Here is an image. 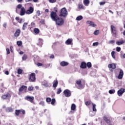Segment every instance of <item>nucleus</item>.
<instances>
[{
  "label": "nucleus",
  "instance_id": "40",
  "mask_svg": "<svg viewBox=\"0 0 125 125\" xmlns=\"http://www.w3.org/2000/svg\"><path fill=\"white\" fill-rule=\"evenodd\" d=\"M22 73H23V70L20 68L18 69V74L19 75H21V74H22Z\"/></svg>",
  "mask_w": 125,
  "mask_h": 125
},
{
  "label": "nucleus",
  "instance_id": "12",
  "mask_svg": "<svg viewBox=\"0 0 125 125\" xmlns=\"http://www.w3.org/2000/svg\"><path fill=\"white\" fill-rule=\"evenodd\" d=\"M53 86L52 87H53L54 90L56 89V87H57V85H58V81H57V79L55 80L53 82Z\"/></svg>",
  "mask_w": 125,
  "mask_h": 125
},
{
  "label": "nucleus",
  "instance_id": "38",
  "mask_svg": "<svg viewBox=\"0 0 125 125\" xmlns=\"http://www.w3.org/2000/svg\"><path fill=\"white\" fill-rule=\"evenodd\" d=\"M111 56L113 59H116V56L115 55V51H113L111 52Z\"/></svg>",
  "mask_w": 125,
  "mask_h": 125
},
{
  "label": "nucleus",
  "instance_id": "30",
  "mask_svg": "<svg viewBox=\"0 0 125 125\" xmlns=\"http://www.w3.org/2000/svg\"><path fill=\"white\" fill-rule=\"evenodd\" d=\"M78 8L79 9H84V7L83 4H78Z\"/></svg>",
  "mask_w": 125,
  "mask_h": 125
},
{
  "label": "nucleus",
  "instance_id": "25",
  "mask_svg": "<svg viewBox=\"0 0 125 125\" xmlns=\"http://www.w3.org/2000/svg\"><path fill=\"white\" fill-rule=\"evenodd\" d=\"M125 41L123 40L122 41H117L116 42V44H117V45H121L122 44H123V43H125Z\"/></svg>",
  "mask_w": 125,
  "mask_h": 125
},
{
  "label": "nucleus",
  "instance_id": "62",
  "mask_svg": "<svg viewBox=\"0 0 125 125\" xmlns=\"http://www.w3.org/2000/svg\"><path fill=\"white\" fill-rule=\"evenodd\" d=\"M40 23H41V24H43L44 23V20H42L40 21Z\"/></svg>",
  "mask_w": 125,
  "mask_h": 125
},
{
  "label": "nucleus",
  "instance_id": "23",
  "mask_svg": "<svg viewBox=\"0 0 125 125\" xmlns=\"http://www.w3.org/2000/svg\"><path fill=\"white\" fill-rule=\"evenodd\" d=\"M83 2L85 6H88L90 1L89 0H84Z\"/></svg>",
  "mask_w": 125,
  "mask_h": 125
},
{
  "label": "nucleus",
  "instance_id": "5",
  "mask_svg": "<svg viewBox=\"0 0 125 125\" xmlns=\"http://www.w3.org/2000/svg\"><path fill=\"white\" fill-rule=\"evenodd\" d=\"M29 81L31 83H33L36 81V73H32L30 74Z\"/></svg>",
  "mask_w": 125,
  "mask_h": 125
},
{
  "label": "nucleus",
  "instance_id": "45",
  "mask_svg": "<svg viewBox=\"0 0 125 125\" xmlns=\"http://www.w3.org/2000/svg\"><path fill=\"white\" fill-rule=\"evenodd\" d=\"M51 104L52 105H54L55 102H56L55 99H52L51 100Z\"/></svg>",
  "mask_w": 125,
  "mask_h": 125
},
{
  "label": "nucleus",
  "instance_id": "3",
  "mask_svg": "<svg viewBox=\"0 0 125 125\" xmlns=\"http://www.w3.org/2000/svg\"><path fill=\"white\" fill-rule=\"evenodd\" d=\"M111 31L112 36L116 37L117 34H118V30H117V28L115 26L111 25Z\"/></svg>",
  "mask_w": 125,
  "mask_h": 125
},
{
  "label": "nucleus",
  "instance_id": "59",
  "mask_svg": "<svg viewBox=\"0 0 125 125\" xmlns=\"http://www.w3.org/2000/svg\"><path fill=\"white\" fill-rule=\"evenodd\" d=\"M37 14H38V16H41V11H40V10L37 11Z\"/></svg>",
  "mask_w": 125,
  "mask_h": 125
},
{
  "label": "nucleus",
  "instance_id": "51",
  "mask_svg": "<svg viewBox=\"0 0 125 125\" xmlns=\"http://www.w3.org/2000/svg\"><path fill=\"white\" fill-rule=\"evenodd\" d=\"M109 43H110L111 44L115 43V40H110L109 41Z\"/></svg>",
  "mask_w": 125,
  "mask_h": 125
},
{
  "label": "nucleus",
  "instance_id": "46",
  "mask_svg": "<svg viewBox=\"0 0 125 125\" xmlns=\"http://www.w3.org/2000/svg\"><path fill=\"white\" fill-rule=\"evenodd\" d=\"M99 34V30H95L94 32V35L95 36H97V35Z\"/></svg>",
  "mask_w": 125,
  "mask_h": 125
},
{
  "label": "nucleus",
  "instance_id": "20",
  "mask_svg": "<svg viewBox=\"0 0 125 125\" xmlns=\"http://www.w3.org/2000/svg\"><path fill=\"white\" fill-rule=\"evenodd\" d=\"M60 65L61 66H62V67H65V66H68V65H69V63L63 61L60 63Z\"/></svg>",
  "mask_w": 125,
  "mask_h": 125
},
{
  "label": "nucleus",
  "instance_id": "48",
  "mask_svg": "<svg viewBox=\"0 0 125 125\" xmlns=\"http://www.w3.org/2000/svg\"><path fill=\"white\" fill-rule=\"evenodd\" d=\"M17 8H18L19 9H20V8H21H21H22V7H22V4H18V5H17Z\"/></svg>",
  "mask_w": 125,
  "mask_h": 125
},
{
  "label": "nucleus",
  "instance_id": "49",
  "mask_svg": "<svg viewBox=\"0 0 125 125\" xmlns=\"http://www.w3.org/2000/svg\"><path fill=\"white\" fill-rule=\"evenodd\" d=\"M39 105H42V106H44V102L43 101H41L39 103Z\"/></svg>",
  "mask_w": 125,
  "mask_h": 125
},
{
  "label": "nucleus",
  "instance_id": "28",
  "mask_svg": "<svg viewBox=\"0 0 125 125\" xmlns=\"http://www.w3.org/2000/svg\"><path fill=\"white\" fill-rule=\"evenodd\" d=\"M92 110L93 112H97V109H96V104H95L92 103Z\"/></svg>",
  "mask_w": 125,
  "mask_h": 125
},
{
  "label": "nucleus",
  "instance_id": "1",
  "mask_svg": "<svg viewBox=\"0 0 125 125\" xmlns=\"http://www.w3.org/2000/svg\"><path fill=\"white\" fill-rule=\"evenodd\" d=\"M68 15V11L66 8L64 7L61 9L60 16L61 17H66Z\"/></svg>",
  "mask_w": 125,
  "mask_h": 125
},
{
  "label": "nucleus",
  "instance_id": "15",
  "mask_svg": "<svg viewBox=\"0 0 125 125\" xmlns=\"http://www.w3.org/2000/svg\"><path fill=\"white\" fill-rule=\"evenodd\" d=\"M86 23L89 24L90 27H96V26H97L93 21H87Z\"/></svg>",
  "mask_w": 125,
  "mask_h": 125
},
{
  "label": "nucleus",
  "instance_id": "50",
  "mask_svg": "<svg viewBox=\"0 0 125 125\" xmlns=\"http://www.w3.org/2000/svg\"><path fill=\"white\" fill-rule=\"evenodd\" d=\"M121 47H116V51H117L118 52H120V51H121Z\"/></svg>",
  "mask_w": 125,
  "mask_h": 125
},
{
  "label": "nucleus",
  "instance_id": "16",
  "mask_svg": "<svg viewBox=\"0 0 125 125\" xmlns=\"http://www.w3.org/2000/svg\"><path fill=\"white\" fill-rule=\"evenodd\" d=\"M20 34H21V30H20V29H17L14 34V36L16 37H19Z\"/></svg>",
  "mask_w": 125,
  "mask_h": 125
},
{
  "label": "nucleus",
  "instance_id": "60",
  "mask_svg": "<svg viewBox=\"0 0 125 125\" xmlns=\"http://www.w3.org/2000/svg\"><path fill=\"white\" fill-rule=\"evenodd\" d=\"M4 74L5 75H9V72H8V71L7 70L5 71Z\"/></svg>",
  "mask_w": 125,
  "mask_h": 125
},
{
  "label": "nucleus",
  "instance_id": "19",
  "mask_svg": "<svg viewBox=\"0 0 125 125\" xmlns=\"http://www.w3.org/2000/svg\"><path fill=\"white\" fill-rule=\"evenodd\" d=\"M14 109L11 107H8L6 108V112L7 113H12Z\"/></svg>",
  "mask_w": 125,
  "mask_h": 125
},
{
  "label": "nucleus",
  "instance_id": "31",
  "mask_svg": "<svg viewBox=\"0 0 125 125\" xmlns=\"http://www.w3.org/2000/svg\"><path fill=\"white\" fill-rule=\"evenodd\" d=\"M83 18V16H79L76 18V20L77 21H81V20H82Z\"/></svg>",
  "mask_w": 125,
  "mask_h": 125
},
{
  "label": "nucleus",
  "instance_id": "4",
  "mask_svg": "<svg viewBox=\"0 0 125 125\" xmlns=\"http://www.w3.org/2000/svg\"><path fill=\"white\" fill-rule=\"evenodd\" d=\"M50 17L53 21H54L56 19H57L59 17L57 15V13L54 11H52L50 13Z\"/></svg>",
  "mask_w": 125,
  "mask_h": 125
},
{
  "label": "nucleus",
  "instance_id": "35",
  "mask_svg": "<svg viewBox=\"0 0 125 125\" xmlns=\"http://www.w3.org/2000/svg\"><path fill=\"white\" fill-rule=\"evenodd\" d=\"M110 94H114L116 92V90L115 89H111L108 91Z\"/></svg>",
  "mask_w": 125,
  "mask_h": 125
},
{
  "label": "nucleus",
  "instance_id": "10",
  "mask_svg": "<svg viewBox=\"0 0 125 125\" xmlns=\"http://www.w3.org/2000/svg\"><path fill=\"white\" fill-rule=\"evenodd\" d=\"M125 92V89L124 88H121L119 89L117 92V94L118 96H122L124 93Z\"/></svg>",
  "mask_w": 125,
  "mask_h": 125
},
{
  "label": "nucleus",
  "instance_id": "14",
  "mask_svg": "<svg viewBox=\"0 0 125 125\" xmlns=\"http://www.w3.org/2000/svg\"><path fill=\"white\" fill-rule=\"evenodd\" d=\"M123 77H124V71L122 69H120V72L118 78L119 80H121V79H123Z\"/></svg>",
  "mask_w": 125,
  "mask_h": 125
},
{
  "label": "nucleus",
  "instance_id": "9",
  "mask_svg": "<svg viewBox=\"0 0 125 125\" xmlns=\"http://www.w3.org/2000/svg\"><path fill=\"white\" fill-rule=\"evenodd\" d=\"M11 97V95L9 93H7L5 95H3L1 96V99L4 100L5 99H9Z\"/></svg>",
  "mask_w": 125,
  "mask_h": 125
},
{
  "label": "nucleus",
  "instance_id": "11",
  "mask_svg": "<svg viewBox=\"0 0 125 125\" xmlns=\"http://www.w3.org/2000/svg\"><path fill=\"white\" fill-rule=\"evenodd\" d=\"M25 14H26V9H25V8L24 7H21V9L20 15H21V16H24Z\"/></svg>",
  "mask_w": 125,
  "mask_h": 125
},
{
  "label": "nucleus",
  "instance_id": "34",
  "mask_svg": "<svg viewBox=\"0 0 125 125\" xmlns=\"http://www.w3.org/2000/svg\"><path fill=\"white\" fill-rule=\"evenodd\" d=\"M34 32L35 34H40V29L39 28H36L34 29Z\"/></svg>",
  "mask_w": 125,
  "mask_h": 125
},
{
  "label": "nucleus",
  "instance_id": "63",
  "mask_svg": "<svg viewBox=\"0 0 125 125\" xmlns=\"http://www.w3.org/2000/svg\"><path fill=\"white\" fill-rule=\"evenodd\" d=\"M37 65L38 66H42V63L38 62V63H37Z\"/></svg>",
  "mask_w": 125,
  "mask_h": 125
},
{
  "label": "nucleus",
  "instance_id": "47",
  "mask_svg": "<svg viewBox=\"0 0 125 125\" xmlns=\"http://www.w3.org/2000/svg\"><path fill=\"white\" fill-rule=\"evenodd\" d=\"M99 44V42H95L93 43V46H97Z\"/></svg>",
  "mask_w": 125,
  "mask_h": 125
},
{
  "label": "nucleus",
  "instance_id": "54",
  "mask_svg": "<svg viewBox=\"0 0 125 125\" xmlns=\"http://www.w3.org/2000/svg\"><path fill=\"white\" fill-rule=\"evenodd\" d=\"M0 87L1 88V92H3V91L2 90V87H3V83H1Z\"/></svg>",
  "mask_w": 125,
  "mask_h": 125
},
{
  "label": "nucleus",
  "instance_id": "53",
  "mask_svg": "<svg viewBox=\"0 0 125 125\" xmlns=\"http://www.w3.org/2000/svg\"><path fill=\"white\" fill-rule=\"evenodd\" d=\"M31 27H32V28H34L36 26V23H35L34 22H31Z\"/></svg>",
  "mask_w": 125,
  "mask_h": 125
},
{
  "label": "nucleus",
  "instance_id": "6",
  "mask_svg": "<svg viewBox=\"0 0 125 125\" xmlns=\"http://www.w3.org/2000/svg\"><path fill=\"white\" fill-rule=\"evenodd\" d=\"M24 99L27 100V101H29L31 103H34L35 98L33 96H27L24 98Z\"/></svg>",
  "mask_w": 125,
  "mask_h": 125
},
{
  "label": "nucleus",
  "instance_id": "41",
  "mask_svg": "<svg viewBox=\"0 0 125 125\" xmlns=\"http://www.w3.org/2000/svg\"><path fill=\"white\" fill-rule=\"evenodd\" d=\"M62 92V90L61 89V88H59L57 90V94H60V93Z\"/></svg>",
  "mask_w": 125,
  "mask_h": 125
},
{
  "label": "nucleus",
  "instance_id": "24",
  "mask_svg": "<svg viewBox=\"0 0 125 125\" xmlns=\"http://www.w3.org/2000/svg\"><path fill=\"white\" fill-rule=\"evenodd\" d=\"M28 26V23L27 22H24L22 26V30L23 31H25V30H26V29H27V27Z\"/></svg>",
  "mask_w": 125,
  "mask_h": 125
},
{
  "label": "nucleus",
  "instance_id": "21",
  "mask_svg": "<svg viewBox=\"0 0 125 125\" xmlns=\"http://www.w3.org/2000/svg\"><path fill=\"white\" fill-rule=\"evenodd\" d=\"M80 67L82 68V69H85L86 68V63L83 62H81Z\"/></svg>",
  "mask_w": 125,
  "mask_h": 125
},
{
  "label": "nucleus",
  "instance_id": "58",
  "mask_svg": "<svg viewBox=\"0 0 125 125\" xmlns=\"http://www.w3.org/2000/svg\"><path fill=\"white\" fill-rule=\"evenodd\" d=\"M85 105H86V106H88L89 105H90V102L89 101L86 102Z\"/></svg>",
  "mask_w": 125,
  "mask_h": 125
},
{
  "label": "nucleus",
  "instance_id": "56",
  "mask_svg": "<svg viewBox=\"0 0 125 125\" xmlns=\"http://www.w3.org/2000/svg\"><path fill=\"white\" fill-rule=\"evenodd\" d=\"M6 52H7V54H10V51L9 48H6Z\"/></svg>",
  "mask_w": 125,
  "mask_h": 125
},
{
  "label": "nucleus",
  "instance_id": "57",
  "mask_svg": "<svg viewBox=\"0 0 125 125\" xmlns=\"http://www.w3.org/2000/svg\"><path fill=\"white\" fill-rule=\"evenodd\" d=\"M106 3V2L105 1H103V2H100V5H104Z\"/></svg>",
  "mask_w": 125,
  "mask_h": 125
},
{
  "label": "nucleus",
  "instance_id": "37",
  "mask_svg": "<svg viewBox=\"0 0 125 125\" xmlns=\"http://www.w3.org/2000/svg\"><path fill=\"white\" fill-rule=\"evenodd\" d=\"M28 90L29 91H33L34 90V87L33 86H29L28 88Z\"/></svg>",
  "mask_w": 125,
  "mask_h": 125
},
{
  "label": "nucleus",
  "instance_id": "42",
  "mask_svg": "<svg viewBox=\"0 0 125 125\" xmlns=\"http://www.w3.org/2000/svg\"><path fill=\"white\" fill-rule=\"evenodd\" d=\"M86 66L87 68H91V66H92L91 62H88L86 64Z\"/></svg>",
  "mask_w": 125,
  "mask_h": 125
},
{
  "label": "nucleus",
  "instance_id": "61",
  "mask_svg": "<svg viewBox=\"0 0 125 125\" xmlns=\"http://www.w3.org/2000/svg\"><path fill=\"white\" fill-rule=\"evenodd\" d=\"M6 25H7L6 23H3V27H4V28L5 29H6Z\"/></svg>",
  "mask_w": 125,
  "mask_h": 125
},
{
  "label": "nucleus",
  "instance_id": "52",
  "mask_svg": "<svg viewBox=\"0 0 125 125\" xmlns=\"http://www.w3.org/2000/svg\"><path fill=\"white\" fill-rule=\"evenodd\" d=\"M43 85H44V86H45V87H48V84L47 83H43Z\"/></svg>",
  "mask_w": 125,
  "mask_h": 125
},
{
  "label": "nucleus",
  "instance_id": "64",
  "mask_svg": "<svg viewBox=\"0 0 125 125\" xmlns=\"http://www.w3.org/2000/svg\"><path fill=\"white\" fill-rule=\"evenodd\" d=\"M22 21H23V19H21L19 21V23L21 24V23H22Z\"/></svg>",
  "mask_w": 125,
  "mask_h": 125
},
{
  "label": "nucleus",
  "instance_id": "2",
  "mask_svg": "<svg viewBox=\"0 0 125 125\" xmlns=\"http://www.w3.org/2000/svg\"><path fill=\"white\" fill-rule=\"evenodd\" d=\"M54 21L58 26H62V25L64 24V20L61 18H59V17H58Z\"/></svg>",
  "mask_w": 125,
  "mask_h": 125
},
{
  "label": "nucleus",
  "instance_id": "32",
  "mask_svg": "<svg viewBox=\"0 0 125 125\" xmlns=\"http://www.w3.org/2000/svg\"><path fill=\"white\" fill-rule=\"evenodd\" d=\"M27 58H28V56L26 54H24L22 57V60L23 61H25L27 60Z\"/></svg>",
  "mask_w": 125,
  "mask_h": 125
},
{
  "label": "nucleus",
  "instance_id": "13",
  "mask_svg": "<svg viewBox=\"0 0 125 125\" xmlns=\"http://www.w3.org/2000/svg\"><path fill=\"white\" fill-rule=\"evenodd\" d=\"M28 88V87L27 86L25 85H22L19 89V91H24V92H26L27 91V89Z\"/></svg>",
  "mask_w": 125,
  "mask_h": 125
},
{
  "label": "nucleus",
  "instance_id": "29",
  "mask_svg": "<svg viewBox=\"0 0 125 125\" xmlns=\"http://www.w3.org/2000/svg\"><path fill=\"white\" fill-rule=\"evenodd\" d=\"M42 39H39V43L37 44L38 45H39L40 46L42 47V45L43 43H42Z\"/></svg>",
  "mask_w": 125,
  "mask_h": 125
},
{
  "label": "nucleus",
  "instance_id": "7",
  "mask_svg": "<svg viewBox=\"0 0 125 125\" xmlns=\"http://www.w3.org/2000/svg\"><path fill=\"white\" fill-rule=\"evenodd\" d=\"M63 93L65 97H70V96H71V91H70L69 89L64 90L63 91Z\"/></svg>",
  "mask_w": 125,
  "mask_h": 125
},
{
  "label": "nucleus",
  "instance_id": "43",
  "mask_svg": "<svg viewBox=\"0 0 125 125\" xmlns=\"http://www.w3.org/2000/svg\"><path fill=\"white\" fill-rule=\"evenodd\" d=\"M48 1L49 2H50V3H55L57 0H48Z\"/></svg>",
  "mask_w": 125,
  "mask_h": 125
},
{
  "label": "nucleus",
  "instance_id": "36",
  "mask_svg": "<svg viewBox=\"0 0 125 125\" xmlns=\"http://www.w3.org/2000/svg\"><path fill=\"white\" fill-rule=\"evenodd\" d=\"M20 112H21V109L20 110L16 109L15 110V115H16V116H19L20 114Z\"/></svg>",
  "mask_w": 125,
  "mask_h": 125
},
{
  "label": "nucleus",
  "instance_id": "18",
  "mask_svg": "<svg viewBox=\"0 0 125 125\" xmlns=\"http://www.w3.org/2000/svg\"><path fill=\"white\" fill-rule=\"evenodd\" d=\"M72 42H73V39H68L65 42V44L67 45H70V44H72Z\"/></svg>",
  "mask_w": 125,
  "mask_h": 125
},
{
  "label": "nucleus",
  "instance_id": "8",
  "mask_svg": "<svg viewBox=\"0 0 125 125\" xmlns=\"http://www.w3.org/2000/svg\"><path fill=\"white\" fill-rule=\"evenodd\" d=\"M34 12V7L30 6L29 8L26 11V14L29 15V14H32Z\"/></svg>",
  "mask_w": 125,
  "mask_h": 125
},
{
  "label": "nucleus",
  "instance_id": "39",
  "mask_svg": "<svg viewBox=\"0 0 125 125\" xmlns=\"http://www.w3.org/2000/svg\"><path fill=\"white\" fill-rule=\"evenodd\" d=\"M46 102H47V103H50V102H51V98L49 97L46 98Z\"/></svg>",
  "mask_w": 125,
  "mask_h": 125
},
{
  "label": "nucleus",
  "instance_id": "44",
  "mask_svg": "<svg viewBox=\"0 0 125 125\" xmlns=\"http://www.w3.org/2000/svg\"><path fill=\"white\" fill-rule=\"evenodd\" d=\"M17 44L18 46H21V45H22V41H17Z\"/></svg>",
  "mask_w": 125,
  "mask_h": 125
},
{
  "label": "nucleus",
  "instance_id": "17",
  "mask_svg": "<svg viewBox=\"0 0 125 125\" xmlns=\"http://www.w3.org/2000/svg\"><path fill=\"white\" fill-rule=\"evenodd\" d=\"M76 83L78 85V88L80 89L83 87V84H82V81L81 80H78L76 81Z\"/></svg>",
  "mask_w": 125,
  "mask_h": 125
},
{
  "label": "nucleus",
  "instance_id": "26",
  "mask_svg": "<svg viewBox=\"0 0 125 125\" xmlns=\"http://www.w3.org/2000/svg\"><path fill=\"white\" fill-rule=\"evenodd\" d=\"M76 104H72L71 106V111H76Z\"/></svg>",
  "mask_w": 125,
  "mask_h": 125
},
{
  "label": "nucleus",
  "instance_id": "22",
  "mask_svg": "<svg viewBox=\"0 0 125 125\" xmlns=\"http://www.w3.org/2000/svg\"><path fill=\"white\" fill-rule=\"evenodd\" d=\"M108 68L109 69H116V64L115 63H112V64H109L108 65Z\"/></svg>",
  "mask_w": 125,
  "mask_h": 125
},
{
  "label": "nucleus",
  "instance_id": "33",
  "mask_svg": "<svg viewBox=\"0 0 125 125\" xmlns=\"http://www.w3.org/2000/svg\"><path fill=\"white\" fill-rule=\"evenodd\" d=\"M120 57L121 58H125V54H124V52L121 51L120 52Z\"/></svg>",
  "mask_w": 125,
  "mask_h": 125
},
{
  "label": "nucleus",
  "instance_id": "27",
  "mask_svg": "<svg viewBox=\"0 0 125 125\" xmlns=\"http://www.w3.org/2000/svg\"><path fill=\"white\" fill-rule=\"evenodd\" d=\"M104 120L105 121L106 124H110L111 123V121L107 118V117L104 116Z\"/></svg>",
  "mask_w": 125,
  "mask_h": 125
},
{
  "label": "nucleus",
  "instance_id": "55",
  "mask_svg": "<svg viewBox=\"0 0 125 125\" xmlns=\"http://www.w3.org/2000/svg\"><path fill=\"white\" fill-rule=\"evenodd\" d=\"M21 110V112L22 115H25V114H26V111H25L23 109H20Z\"/></svg>",
  "mask_w": 125,
  "mask_h": 125
}]
</instances>
